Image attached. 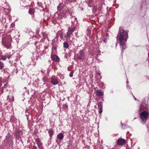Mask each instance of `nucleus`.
I'll return each mask as SVG.
<instances>
[{"mask_svg": "<svg viewBox=\"0 0 149 149\" xmlns=\"http://www.w3.org/2000/svg\"><path fill=\"white\" fill-rule=\"evenodd\" d=\"M51 58L52 61H54L55 62H59V58L56 55L51 54Z\"/></svg>", "mask_w": 149, "mask_h": 149, "instance_id": "9b49d317", "label": "nucleus"}, {"mask_svg": "<svg viewBox=\"0 0 149 149\" xmlns=\"http://www.w3.org/2000/svg\"><path fill=\"white\" fill-rule=\"evenodd\" d=\"M8 86L7 84H4V86L3 87H2V88H3V89L4 90L5 89H6V91H8V90L7 88Z\"/></svg>", "mask_w": 149, "mask_h": 149, "instance_id": "cd10ccee", "label": "nucleus"}, {"mask_svg": "<svg viewBox=\"0 0 149 149\" xmlns=\"http://www.w3.org/2000/svg\"><path fill=\"white\" fill-rule=\"evenodd\" d=\"M66 1L68 3H70L72 1V0H66Z\"/></svg>", "mask_w": 149, "mask_h": 149, "instance_id": "f704fd0d", "label": "nucleus"}, {"mask_svg": "<svg viewBox=\"0 0 149 149\" xmlns=\"http://www.w3.org/2000/svg\"><path fill=\"white\" fill-rule=\"evenodd\" d=\"M63 3H60L57 6V10L58 11H60L63 8Z\"/></svg>", "mask_w": 149, "mask_h": 149, "instance_id": "2eb2a0df", "label": "nucleus"}, {"mask_svg": "<svg viewBox=\"0 0 149 149\" xmlns=\"http://www.w3.org/2000/svg\"><path fill=\"white\" fill-rule=\"evenodd\" d=\"M51 83L53 85H55L58 84L57 78L54 76H52L51 78Z\"/></svg>", "mask_w": 149, "mask_h": 149, "instance_id": "6e6552de", "label": "nucleus"}, {"mask_svg": "<svg viewBox=\"0 0 149 149\" xmlns=\"http://www.w3.org/2000/svg\"><path fill=\"white\" fill-rule=\"evenodd\" d=\"M36 142L37 143L38 147L42 146V143L41 142L40 140L39 139H36Z\"/></svg>", "mask_w": 149, "mask_h": 149, "instance_id": "6ab92c4d", "label": "nucleus"}, {"mask_svg": "<svg viewBox=\"0 0 149 149\" xmlns=\"http://www.w3.org/2000/svg\"><path fill=\"white\" fill-rule=\"evenodd\" d=\"M36 60H38V58H36Z\"/></svg>", "mask_w": 149, "mask_h": 149, "instance_id": "79ce46f5", "label": "nucleus"}, {"mask_svg": "<svg viewBox=\"0 0 149 149\" xmlns=\"http://www.w3.org/2000/svg\"><path fill=\"white\" fill-rule=\"evenodd\" d=\"M140 112H148V106L143 102L141 104L139 109Z\"/></svg>", "mask_w": 149, "mask_h": 149, "instance_id": "0eeeda50", "label": "nucleus"}, {"mask_svg": "<svg viewBox=\"0 0 149 149\" xmlns=\"http://www.w3.org/2000/svg\"><path fill=\"white\" fill-rule=\"evenodd\" d=\"M66 13L70 14L71 17H73V16L72 15V11L70 9H68L66 10Z\"/></svg>", "mask_w": 149, "mask_h": 149, "instance_id": "aec40b11", "label": "nucleus"}, {"mask_svg": "<svg viewBox=\"0 0 149 149\" xmlns=\"http://www.w3.org/2000/svg\"><path fill=\"white\" fill-rule=\"evenodd\" d=\"M74 72V71L73 70H72L70 72V73L69 74V76L70 77H72L73 76V74Z\"/></svg>", "mask_w": 149, "mask_h": 149, "instance_id": "c85d7f7f", "label": "nucleus"}, {"mask_svg": "<svg viewBox=\"0 0 149 149\" xmlns=\"http://www.w3.org/2000/svg\"><path fill=\"white\" fill-rule=\"evenodd\" d=\"M133 96L134 97V99L135 100H136V98L134 96Z\"/></svg>", "mask_w": 149, "mask_h": 149, "instance_id": "4c0bfd02", "label": "nucleus"}, {"mask_svg": "<svg viewBox=\"0 0 149 149\" xmlns=\"http://www.w3.org/2000/svg\"><path fill=\"white\" fill-rule=\"evenodd\" d=\"M63 47L64 48L68 49L69 47L68 43L67 42H64L63 43Z\"/></svg>", "mask_w": 149, "mask_h": 149, "instance_id": "412c9836", "label": "nucleus"}, {"mask_svg": "<svg viewBox=\"0 0 149 149\" xmlns=\"http://www.w3.org/2000/svg\"><path fill=\"white\" fill-rule=\"evenodd\" d=\"M149 114L148 112H141L140 114V116L142 120L141 123L144 124L148 119Z\"/></svg>", "mask_w": 149, "mask_h": 149, "instance_id": "20e7f679", "label": "nucleus"}, {"mask_svg": "<svg viewBox=\"0 0 149 149\" xmlns=\"http://www.w3.org/2000/svg\"><path fill=\"white\" fill-rule=\"evenodd\" d=\"M34 8H30L29 9V13L31 15H34L35 13Z\"/></svg>", "mask_w": 149, "mask_h": 149, "instance_id": "f3484780", "label": "nucleus"}, {"mask_svg": "<svg viewBox=\"0 0 149 149\" xmlns=\"http://www.w3.org/2000/svg\"><path fill=\"white\" fill-rule=\"evenodd\" d=\"M2 81L1 80V79H0V87L2 85Z\"/></svg>", "mask_w": 149, "mask_h": 149, "instance_id": "c9c22d12", "label": "nucleus"}, {"mask_svg": "<svg viewBox=\"0 0 149 149\" xmlns=\"http://www.w3.org/2000/svg\"><path fill=\"white\" fill-rule=\"evenodd\" d=\"M129 132L128 131L127 132V133H128Z\"/></svg>", "mask_w": 149, "mask_h": 149, "instance_id": "c03bdc74", "label": "nucleus"}, {"mask_svg": "<svg viewBox=\"0 0 149 149\" xmlns=\"http://www.w3.org/2000/svg\"><path fill=\"white\" fill-rule=\"evenodd\" d=\"M33 149H37V148L36 146H34L33 147Z\"/></svg>", "mask_w": 149, "mask_h": 149, "instance_id": "72a5a7b5", "label": "nucleus"}, {"mask_svg": "<svg viewBox=\"0 0 149 149\" xmlns=\"http://www.w3.org/2000/svg\"><path fill=\"white\" fill-rule=\"evenodd\" d=\"M75 19L76 20H77V18H75Z\"/></svg>", "mask_w": 149, "mask_h": 149, "instance_id": "ea45409f", "label": "nucleus"}, {"mask_svg": "<svg viewBox=\"0 0 149 149\" xmlns=\"http://www.w3.org/2000/svg\"><path fill=\"white\" fill-rule=\"evenodd\" d=\"M100 113H102L101 112H99Z\"/></svg>", "mask_w": 149, "mask_h": 149, "instance_id": "37998d69", "label": "nucleus"}, {"mask_svg": "<svg viewBox=\"0 0 149 149\" xmlns=\"http://www.w3.org/2000/svg\"><path fill=\"white\" fill-rule=\"evenodd\" d=\"M48 77L47 76H44V77L42 78V80L44 81H47L48 79Z\"/></svg>", "mask_w": 149, "mask_h": 149, "instance_id": "bb28decb", "label": "nucleus"}, {"mask_svg": "<svg viewBox=\"0 0 149 149\" xmlns=\"http://www.w3.org/2000/svg\"><path fill=\"white\" fill-rule=\"evenodd\" d=\"M70 41L71 42H73L74 41V40H75V38H74L73 37L71 38H68Z\"/></svg>", "mask_w": 149, "mask_h": 149, "instance_id": "c756f323", "label": "nucleus"}, {"mask_svg": "<svg viewBox=\"0 0 149 149\" xmlns=\"http://www.w3.org/2000/svg\"><path fill=\"white\" fill-rule=\"evenodd\" d=\"M98 108V112H102V104L101 102H100L97 104Z\"/></svg>", "mask_w": 149, "mask_h": 149, "instance_id": "ddd939ff", "label": "nucleus"}, {"mask_svg": "<svg viewBox=\"0 0 149 149\" xmlns=\"http://www.w3.org/2000/svg\"><path fill=\"white\" fill-rule=\"evenodd\" d=\"M69 29L66 33V35L65 36V37L67 38H70L71 37V36L72 35V33L75 30V27H73L70 28H68Z\"/></svg>", "mask_w": 149, "mask_h": 149, "instance_id": "39448f33", "label": "nucleus"}, {"mask_svg": "<svg viewBox=\"0 0 149 149\" xmlns=\"http://www.w3.org/2000/svg\"><path fill=\"white\" fill-rule=\"evenodd\" d=\"M42 72H43V71H42Z\"/></svg>", "mask_w": 149, "mask_h": 149, "instance_id": "a18cd8bd", "label": "nucleus"}, {"mask_svg": "<svg viewBox=\"0 0 149 149\" xmlns=\"http://www.w3.org/2000/svg\"><path fill=\"white\" fill-rule=\"evenodd\" d=\"M48 133L50 136L51 137L53 134L54 132L52 129H49V130Z\"/></svg>", "mask_w": 149, "mask_h": 149, "instance_id": "5701e85b", "label": "nucleus"}, {"mask_svg": "<svg viewBox=\"0 0 149 149\" xmlns=\"http://www.w3.org/2000/svg\"><path fill=\"white\" fill-rule=\"evenodd\" d=\"M12 40L9 35H3L2 38V43L6 48L8 49L11 47V41Z\"/></svg>", "mask_w": 149, "mask_h": 149, "instance_id": "f03ea898", "label": "nucleus"}, {"mask_svg": "<svg viewBox=\"0 0 149 149\" xmlns=\"http://www.w3.org/2000/svg\"><path fill=\"white\" fill-rule=\"evenodd\" d=\"M52 51H55V52L57 51V43L56 42L55 39H53L52 41Z\"/></svg>", "mask_w": 149, "mask_h": 149, "instance_id": "1a4fd4ad", "label": "nucleus"}, {"mask_svg": "<svg viewBox=\"0 0 149 149\" xmlns=\"http://www.w3.org/2000/svg\"><path fill=\"white\" fill-rule=\"evenodd\" d=\"M126 141L124 139L120 138L118 139L116 141V143L119 146H122L125 144Z\"/></svg>", "mask_w": 149, "mask_h": 149, "instance_id": "9d476101", "label": "nucleus"}, {"mask_svg": "<svg viewBox=\"0 0 149 149\" xmlns=\"http://www.w3.org/2000/svg\"><path fill=\"white\" fill-rule=\"evenodd\" d=\"M121 125L122 126V127L123 129H125L128 127V126L127 125L125 124L123 125L122 122H121Z\"/></svg>", "mask_w": 149, "mask_h": 149, "instance_id": "393cba45", "label": "nucleus"}, {"mask_svg": "<svg viewBox=\"0 0 149 149\" xmlns=\"http://www.w3.org/2000/svg\"><path fill=\"white\" fill-rule=\"evenodd\" d=\"M98 55H99V54H97V55L96 56V58H97V57L98 56Z\"/></svg>", "mask_w": 149, "mask_h": 149, "instance_id": "58836bf2", "label": "nucleus"}, {"mask_svg": "<svg viewBox=\"0 0 149 149\" xmlns=\"http://www.w3.org/2000/svg\"><path fill=\"white\" fill-rule=\"evenodd\" d=\"M39 149H43V147L42 146L38 147Z\"/></svg>", "mask_w": 149, "mask_h": 149, "instance_id": "473e14b6", "label": "nucleus"}, {"mask_svg": "<svg viewBox=\"0 0 149 149\" xmlns=\"http://www.w3.org/2000/svg\"><path fill=\"white\" fill-rule=\"evenodd\" d=\"M86 57L85 50L82 49L79 51L77 54V58L79 60H83Z\"/></svg>", "mask_w": 149, "mask_h": 149, "instance_id": "7ed1b4c3", "label": "nucleus"}, {"mask_svg": "<svg viewBox=\"0 0 149 149\" xmlns=\"http://www.w3.org/2000/svg\"><path fill=\"white\" fill-rule=\"evenodd\" d=\"M11 56L8 53H7L6 54H4V55L2 54V52L1 51L0 52V60H3L5 61L7 58L8 59H10L11 57Z\"/></svg>", "mask_w": 149, "mask_h": 149, "instance_id": "423d86ee", "label": "nucleus"}, {"mask_svg": "<svg viewBox=\"0 0 149 149\" xmlns=\"http://www.w3.org/2000/svg\"><path fill=\"white\" fill-rule=\"evenodd\" d=\"M63 134L62 133L59 134L57 136V138L59 139L61 141L63 139Z\"/></svg>", "mask_w": 149, "mask_h": 149, "instance_id": "a211bd4d", "label": "nucleus"}, {"mask_svg": "<svg viewBox=\"0 0 149 149\" xmlns=\"http://www.w3.org/2000/svg\"><path fill=\"white\" fill-rule=\"evenodd\" d=\"M128 32L127 31H125L123 29L122 27H120L119 31L117 36V40L119 42L122 52L126 48V43L125 42L128 37Z\"/></svg>", "mask_w": 149, "mask_h": 149, "instance_id": "f257e3e1", "label": "nucleus"}, {"mask_svg": "<svg viewBox=\"0 0 149 149\" xmlns=\"http://www.w3.org/2000/svg\"><path fill=\"white\" fill-rule=\"evenodd\" d=\"M4 64L2 62L0 61V69L2 70L4 68Z\"/></svg>", "mask_w": 149, "mask_h": 149, "instance_id": "b1692460", "label": "nucleus"}, {"mask_svg": "<svg viewBox=\"0 0 149 149\" xmlns=\"http://www.w3.org/2000/svg\"><path fill=\"white\" fill-rule=\"evenodd\" d=\"M9 133H8V136H6V139L7 140H10V138H11V136L10 134H9Z\"/></svg>", "mask_w": 149, "mask_h": 149, "instance_id": "a878e982", "label": "nucleus"}, {"mask_svg": "<svg viewBox=\"0 0 149 149\" xmlns=\"http://www.w3.org/2000/svg\"><path fill=\"white\" fill-rule=\"evenodd\" d=\"M112 149H115L114 148H113Z\"/></svg>", "mask_w": 149, "mask_h": 149, "instance_id": "a19ab883", "label": "nucleus"}, {"mask_svg": "<svg viewBox=\"0 0 149 149\" xmlns=\"http://www.w3.org/2000/svg\"><path fill=\"white\" fill-rule=\"evenodd\" d=\"M63 108L64 109V111H66L68 108V105L65 104L63 105Z\"/></svg>", "mask_w": 149, "mask_h": 149, "instance_id": "4be33fe9", "label": "nucleus"}, {"mask_svg": "<svg viewBox=\"0 0 149 149\" xmlns=\"http://www.w3.org/2000/svg\"><path fill=\"white\" fill-rule=\"evenodd\" d=\"M22 134V132L21 131L19 130H17L16 133L15 134V138L17 139H19Z\"/></svg>", "mask_w": 149, "mask_h": 149, "instance_id": "f8f14e48", "label": "nucleus"}, {"mask_svg": "<svg viewBox=\"0 0 149 149\" xmlns=\"http://www.w3.org/2000/svg\"><path fill=\"white\" fill-rule=\"evenodd\" d=\"M38 43V42L37 41H36L35 42H34V44L36 46L37 43Z\"/></svg>", "mask_w": 149, "mask_h": 149, "instance_id": "e433bc0d", "label": "nucleus"}, {"mask_svg": "<svg viewBox=\"0 0 149 149\" xmlns=\"http://www.w3.org/2000/svg\"><path fill=\"white\" fill-rule=\"evenodd\" d=\"M15 26V24L13 23H12L11 24V25H10V27L11 28H13V27H14Z\"/></svg>", "mask_w": 149, "mask_h": 149, "instance_id": "2f4dec72", "label": "nucleus"}, {"mask_svg": "<svg viewBox=\"0 0 149 149\" xmlns=\"http://www.w3.org/2000/svg\"><path fill=\"white\" fill-rule=\"evenodd\" d=\"M42 34L43 38L41 40L42 41H44L45 39L48 38V35L45 32H43L42 33Z\"/></svg>", "mask_w": 149, "mask_h": 149, "instance_id": "4468645a", "label": "nucleus"}, {"mask_svg": "<svg viewBox=\"0 0 149 149\" xmlns=\"http://www.w3.org/2000/svg\"><path fill=\"white\" fill-rule=\"evenodd\" d=\"M4 90L3 89V88H1L0 89V94L1 95L3 93Z\"/></svg>", "mask_w": 149, "mask_h": 149, "instance_id": "7c9ffc66", "label": "nucleus"}, {"mask_svg": "<svg viewBox=\"0 0 149 149\" xmlns=\"http://www.w3.org/2000/svg\"><path fill=\"white\" fill-rule=\"evenodd\" d=\"M96 93L98 96H102L104 95L103 92L99 90H97L96 91Z\"/></svg>", "mask_w": 149, "mask_h": 149, "instance_id": "dca6fc26", "label": "nucleus"}]
</instances>
